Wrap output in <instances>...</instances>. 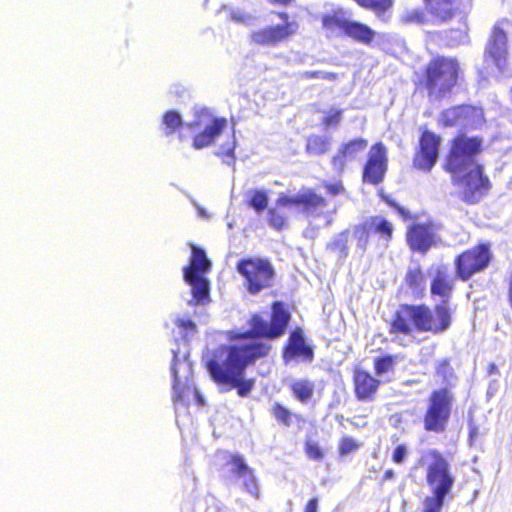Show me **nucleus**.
<instances>
[{
	"instance_id": "10",
	"label": "nucleus",
	"mask_w": 512,
	"mask_h": 512,
	"mask_svg": "<svg viewBox=\"0 0 512 512\" xmlns=\"http://www.w3.org/2000/svg\"><path fill=\"white\" fill-rule=\"evenodd\" d=\"M236 271L243 278V286L252 295L270 289L274 285L276 271L267 258H242L236 264Z\"/></svg>"
},
{
	"instance_id": "42",
	"label": "nucleus",
	"mask_w": 512,
	"mask_h": 512,
	"mask_svg": "<svg viewBox=\"0 0 512 512\" xmlns=\"http://www.w3.org/2000/svg\"><path fill=\"white\" fill-rule=\"evenodd\" d=\"M337 77V73L335 72H323L319 70L304 71L300 74V78L304 80L321 78L324 80L334 81Z\"/></svg>"
},
{
	"instance_id": "2",
	"label": "nucleus",
	"mask_w": 512,
	"mask_h": 512,
	"mask_svg": "<svg viewBox=\"0 0 512 512\" xmlns=\"http://www.w3.org/2000/svg\"><path fill=\"white\" fill-rule=\"evenodd\" d=\"M482 150V137L458 132L450 139L442 163V169L451 175L452 183L461 187L460 198L468 205L479 203L492 188L483 166L475 160Z\"/></svg>"
},
{
	"instance_id": "40",
	"label": "nucleus",
	"mask_w": 512,
	"mask_h": 512,
	"mask_svg": "<svg viewBox=\"0 0 512 512\" xmlns=\"http://www.w3.org/2000/svg\"><path fill=\"white\" fill-rule=\"evenodd\" d=\"M361 444L351 436H342L338 442V454L340 457L355 453Z\"/></svg>"
},
{
	"instance_id": "34",
	"label": "nucleus",
	"mask_w": 512,
	"mask_h": 512,
	"mask_svg": "<svg viewBox=\"0 0 512 512\" xmlns=\"http://www.w3.org/2000/svg\"><path fill=\"white\" fill-rule=\"evenodd\" d=\"M269 197L267 191L263 189H255L249 192L246 204L252 208L257 214H261L267 209Z\"/></svg>"
},
{
	"instance_id": "51",
	"label": "nucleus",
	"mask_w": 512,
	"mask_h": 512,
	"mask_svg": "<svg viewBox=\"0 0 512 512\" xmlns=\"http://www.w3.org/2000/svg\"><path fill=\"white\" fill-rule=\"evenodd\" d=\"M394 477H395L394 471L392 469H388L384 472V474L382 476V481L386 482Z\"/></svg>"
},
{
	"instance_id": "17",
	"label": "nucleus",
	"mask_w": 512,
	"mask_h": 512,
	"mask_svg": "<svg viewBox=\"0 0 512 512\" xmlns=\"http://www.w3.org/2000/svg\"><path fill=\"white\" fill-rule=\"evenodd\" d=\"M388 171V151L381 141L374 143L367 154L362 170V182L370 185L381 184Z\"/></svg>"
},
{
	"instance_id": "12",
	"label": "nucleus",
	"mask_w": 512,
	"mask_h": 512,
	"mask_svg": "<svg viewBox=\"0 0 512 512\" xmlns=\"http://www.w3.org/2000/svg\"><path fill=\"white\" fill-rule=\"evenodd\" d=\"M321 23L325 30L332 32L340 29L346 37L368 47L374 44L378 36V33L368 24L358 20L346 19L341 8L323 14Z\"/></svg>"
},
{
	"instance_id": "36",
	"label": "nucleus",
	"mask_w": 512,
	"mask_h": 512,
	"mask_svg": "<svg viewBox=\"0 0 512 512\" xmlns=\"http://www.w3.org/2000/svg\"><path fill=\"white\" fill-rule=\"evenodd\" d=\"M162 124L164 126V134L171 136L183 126V120L177 111L168 110L162 116Z\"/></svg>"
},
{
	"instance_id": "53",
	"label": "nucleus",
	"mask_w": 512,
	"mask_h": 512,
	"mask_svg": "<svg viewBox=\"0 0 512 512\" xmlns=\"http://www.w3.org/2000/svg\"><path fill=\"white\" fill-rule=\"evenodd\" d=\"M186 139V136L183 134H179V140L184 141Z\"/></svg>"
},
{
	"instance_id": "33",
	"label": "nucleus",
	"mask_w": 512,
	"mask_h": 512,
	"mask_svg": "<svg viewBox=\"0 0 512 512\" xmlns=\"http://www.w3.org/2000/svg\"><path fill=\"white\" fill-rule=\"evenodd\" d=\"M349 235L350 231L348 229L339 232L329 243H327L326 248L337 253L340 258H346L349 252Z\"/></svg>"
},
{
	"instance_id": "18",
	"label": "nucleus",
	"mask_w": 512,
	"mask_h": 512,
	"mask_svg": "<svg viewBox=\"0 0 512 512\" xmlns=\"http://www.w3.org/2000/svg\"><path fill=\"white\" fill-rule=\"evenodd\" d=\"M355 232L359 234L358 241L362 248L366 247L370 236H376L378 244L386 248L392 242L394 225L386 217L374 215L357 225Z\"/></svg>"
},
{
	"instance_id": "32",
	"label": "nucleus",
	"mask_w": 512,
	"mask_h": 512,
	"mask_svg": "<svg viewBox=\"0 0 512 512\" xmlns=\"http://www.w3.org/2000/svg\"><path fill=\"white\" fill-rule=\"evenodd\" d=\"M426 276L420 265L407 270L405 274V284L418 296H423L425 290Z\"/></svg>"
},
{
	"instance_id": "41",
	"label": "nucleus",
	"mask_w": 512,
	"mask_h": 512,
	"mask_svg": "<svg viewBox=\"0 0 512 512\" xmlns=\"http://www.w3.org/2000/svg\"><path fill=\"white\" fill-rule=\"evenodd\" d=\"M304 452L308 459L312 461H322L325 457L324 449L316 442L311 439H307L304 442Z\"/></svg>"
},
{
	"instance_id": "29",
	"label": "nucleus",
	"mask_w": 512,
	"mask_h": 512,
	"mask_svg": "<svg viewBox=\"0 0 512 512\" xmlns=\"http://www.w3.org/2000/svg\"><path fill=\"white\" fill-rule=\"evenodd\" d=\"M434 376L438 382L444 384L442 387H449L451 390H453L454 382L458 379L449 358L440 359L435 363Z\"/></svg>"
},
{
	"instance_id": "44",
	"label": "nucleus",
	"mask_w": 512,
	"mask_h": 512,
	"mask_svg": "<svg viewBox=\"0 0 512 512\" xmlns=\"http://www.w3.org/2000/svg\"><path fill=\"white\" fill-rule=\"evenodd\" d=\"M323 187L326 190V192L331 196H337L344 192V186L341 181L324 182Z\"/></svg>"
},
{
	"instance_id": "31",
	"label": "nucleus",
	"mask_w": 512,
	"mask_h": 512,
	"mask_svg": "<svg viewBox=\"0 0 512 512\" xmlns=\"http://www.w3.org/2000/svg\"><path fill=\"white\" fill-rule=\"evenodd\" d=\"M270 412L276 422L283 427H290L293 420H296L297 422L303 421L301 415L293 413L288 407L280 402L273 403L271 405Z\"/></svg>"
},
{
	"instance_id": "26",
	"label": "nucleus",
	"mask_w": 512,
	"mask_h": 512,
	"mask_svg": "<svg viewBox=\"0 0 512 512\" xmlns=\"http://www.w3.org/2000/svg\"><path fill=\"white\" fill-rule=\"evenodd\" d=\"M229 464L232 465V473L237 478L243 479V486L246 491L256 494L258 486L253 469H251L244 457L240 454H230Z\"/></svg>"
},
{
	"instance_id": "23",
	"label": "nucleus",
	"mask_w": 512,
	"mask_h": 512,
	"mask_svg": "<svg viewBox=\"0 0 512 512\" xmlns=\"http://www.w3.org/2000/svg\"><path fill=\"white\" fill-rule=\"evenodd\" d=\"M485 57L489 58L500 69H503L506 65L507 35L499 26L492 28L485 47Z\"/></svg>"
},
{
	"instance_id": "38",
	"label": "nucleus",
	"mask_w": 512,
	"mask_h": 512,
	"mask_svg": "<svg viewBox=\"0 0 512 512\" xmlns=\"http://www.w3.org/2000/svg\"><path fill=\"white\" fill-rule=\"evenodd\" d=\"M343 118V110L340 108L331 107L327 110L321 119V126L323 129L337 127Z\"/></svg>"
},
{
	"instance_id": "48",
	"label": "nucleus",
	"mask_w": 512,
	"mask_h": 512,
	"mask_svg": "<svg viewBox=\"0 0 512 512\" xmlns=\"http://www.w3.org/2000/svg\"><path fill=\"white\" fill-rule=\"evenodd\" d=\"M202 115H205V116H209V113L206 111V110H201L197 113V119L194 120L193 122H190L187 124V127L190 128V129H194L198 126H200L201 122H200V117Z\"/></svg>"
},
{
	"instance_id": "6",
	"label": "nucleus",
	"mask_w": 512,
	"mask_h": 512,
	"mask_svg": "<svg viewBox=\"0 0 512 512\" xmlns=\"http://www.w3.org/2000/svg\"><path fill=\"white\" fill-rule=\"evenodd\" d=\"M424 8L406 9L399 17L404 26L444 25L464 15L473 0H422Z\"/></svg>"
},
{
	"instance_id": "21",
	"label": "nucleus",
	"mask_w": 512,
	"mask_h": 512,
	"mask_svg": "<svg viewBox=\"0 0 512 512\" xmlns=\"http://www.w3.org/2000/svg\"><path fill=\"white\" fill-rule=\"evenodd\" d=\"M381 380L368 370L356 366L352 371L353 393L359 402H371L376 399Z\"/></svg>"
},
{
	"instance_id": "30",
	"label": "nucleus",
	"mask_w": 512,
	"mask_h": 512,
	"mask_svg": "<svg viewBox=\"0 0 512 512\" xmlns=\"http://www.w3.org/2000/svg\"><path fill=\"white\" fill-rule=\"evenodd\" d=\"M331 149V140L328 136L310 134L306 139L305 152L310 156H322Z\"/></svg>"
},
{
	"instance_id": "45",
	"label": "nucleus",
	"mask_w": 512,
	"mask_h": 512,
	"mask_svg": "<svg viewBox=\"0 0 512 512\" xmlns=\"http://www.w3.org/2000/svg\"><path fill=\"white\" fill-rule=\"evenodd\" d=\"M230 18L236 23H247L250 20V16L248 14L240 11L231 12Z\"/></svg>"
},
{
	"instance_id": "25",
	"label": "nucleus",
	"mask_w": 512,
	"mask_h": 512,
	"mask_svg": "<svg viewBox=\"0 0 512 512\" xmlns=\"http://www.w3.org/2000/svg\"><path fill=\"white\" fill-rule=\"evenodd\" d=\"M171 371L173 375V402L189 405V396L192 395L194 397L195 402L198 405L202 406L204 404V399L200 392L197 390V388L192 384L181 382L175 364L172 365Z\"/></svg>"
},
{
	"instance_id": "1",
	"label": "nucleus",
	"mask_w": 512,
	"mask_h": 512,
	"mask_svg": "<svg viewBox=\"0 0 512 512\" xmlns=\"http://www.w3.org/2000/svg\"><path fill=\"white\" fill-rule=\"evenodd\" d=\"M456 274L446 264L435 267L430 279V296L440 301L432 307L425 303H402L388 321V333L395 338H415L418 334L441 335L454 322L455 306L451 303Z\"/></svg>"
},
{
	"instance_id": "37",
	"label": "nucleus",
	"mask_w": 512,
	"mask_h": 512,
	"mask_svg": "<svg viewBox=\"0 0 512 512\" xmlns=\"http://www.w3.org/2000/svg\"><path fill=\"white\" fill-rule=\"evenodd\" d=\"M236 146L237 142L235 139V134L233 133L232 140L227 144L221 145L215 154L222 160L223 163H226L227 165H234L236 161Z\"/></svg>"
},
{
	"instance_id": "9",
	"label": "nucleus",
	"mask_w": 512,
	"mask_h": 512,
	"mask_svg": "<svg viewBox=\"0 0 512 512\" xmlns=\"http://www.w3.org/2000/svg\"><path fill=\"white\" fill-rule=\"evenodd\" d=\"M290 320L291 313L287 305L282 301H274L271 304L269 321L255 313L249 319V330L235 338L276 339L286 332Z\"/></svg>"
},
{
	"instance_id": "39",
	"label": "nucleus",
	"mask_w": 512,
	"mask_h": 512,
	"mask_svg": "<svg viewBox=\"0 0 512 512\" xmlns=\"http://www.w3.org/2000/svg\"><path fill=\"white\" fill-rule=\"evenodd\" d=\"M378 196L384 201L389 207L394 209L404 221L415 220L416 215H413L408 209L399 205L394 199L386 195L382 190L378 191Z\"/></svg>"
},
{
	"instance_id": "5",
	"label": "nucleus",
	"mask_w": 512,
	"mask_h": 512,
	"mask_svg": "<svg viewBox=\"0 0 512 512\" xmlns=\"http://www.w3.org/2000/svg\"><path fill=\"white\" fill-rule=\"evenodd\" d=\"M328 205V200L323 195L317 193L315 189L303 187L295 195L279 196L275 206L268 209L267 221L271 228L276 231H282L288 227V217L283 208L295 207L298 212L306 216L327 218L326 224L331 225L333 221L332 215L336 212V209L328 212Z\"/></svg>"
},
{
	"instance_id": "11",
	"label": "nucleus",
	"mask_w": 512,
	"mask_h": 512,
	"mask_svg": "<svg viewBox=\"0 0 512 512\" xmlns=\"http://www.w3.org/2000/svg\"><path fill=\"white\" fill-rule=\"evenodd\" d=\"M493 259L492 244L489 241H479L455 256L453 264L456 277L463 282L469 281L476 274L488 269Z\"/></svg>"
},
{
	"instance_id": "22",
	"label": "nucleus",
	"mask_w": 512,
	"mask_h": 512,
	"mask_svg": "<svg viewBox=\"0 0 512 512\" xmlns=\"http://www.w3.org/2000/svg\"><path fill=\"white\" fill-rule=\"evenodd\" d=\"M367 147L368 140L362 137L353 138L342 143L331 158L332 168L336 172L342 173L347 166V162L356 159Z\"/></svg>"
},
{
	"instance_id": "49",
	"label": "nucleus",
	"mask_w": 512,
	"mask_h": 512,
	"mask_svg": "<svg viewBox=\"0 0 512 512\" xmlns=\"http://www.w3.org/2000/svg\"><path fill=\"white\" fill-rule=\"evenodd\" d=\"M507 299L509 306L512 308V271L510 272L508 279H507Z\"/></svg>"
},
{
	"instance_id": "15",
	"label": "nucleus",
	"mask_w": 512,
	"mask_h": 512,
	"mask_svg": "<svg viewBox=\"0 0 512 512\" xmlns=\"http://www.w3.org/2000/svg\"><path fill=\"white\" fill-rule=\"evenodd\" d=\"M442 138L436 132L422 128L418 144L412 158V167L430 173L437 164Z\"/></svg>"
},
{
	"instance_id": "3",
	"label": "nucleus",
	"mask_w": 512,
	"mask_h": 512,
	"mask_svg": "<svg viewBox=\"0 0 512 512\" xmlns=\"http://www.w3.org/2000/svg\"><path fill=\"white\" fill-rule=\"evenodd\" d=\"M270 350L271 345L261 341L222 345L205 366L215 383L236 388L240 397H246L254 387L253 379H243L246 368L266 357Z\"/></svg>"
},
{
	"instance_id": "52",
	"label": "nucleus",
	"mask_w": 512,
	"mask_h": 512,
	"mask_svg": "<svg viewBox=\"0 0 512 512\" xmlns=\"http://www.w3.org/2000/svg\"><path fill=\"white\" fill-rule=\"evenodd\" d=\"M488 372L491 373H497L498 369L497 366L494 363H490L488 366Z\"/></svg>"
},
{
	"instance_id": "47",
	"label": "nucleus",
	"mask_w": 512,
	"mask_h": 512,
	"mask_svg": "<svg viewBox=\"0 0 512 512\" xmlns=\"http://www.w3.org/2000/svg\"><path fill=\"white\" fill-rule=\"evenodd\" d=\"M317 508H318V499L316 497H313L307 501L303 512H317Z\"/></svg>"
},
{
	"instance_id": "4",
	"label": "nucleus",
	"mask_w": 512,
	"mask_h": 512,
	"mask_svg": "<svg viewBox=\"0 0 512 512\" xmlns=\"http://www.w3.org/2000/svg\"><path fill=\"white\" fill-rule=\"evenodd\" d=\"M463 79V68L456 56L434 54L413 79L414 92L430 101L449 98Z\"/></svg>"
},
{
	"instance_id": "50",
	"label": "nucleus",
	"mask_w": 512,
	"mask_h": 512,
	"mask_svg": "<svg viewBox=\"0 0 512 512\" xmlns=\"http://www.w3.org/2000/svg\"><path fill=\"white\" fill-rule=\"evenodd\" d=\"M295 0H268L270 4L279 5V6H290Z\"/></svg>"
},
{
	"instance_id": "13",
	"label": "nucleus",
	"mask_w": 512,
	"mask_h": 512,
	"mask_svg": "<svg viewBox=\"0 0 512 512\" xmlns=\"http://www.w3.org/2000/svg\"><path fill=\"white\" fill-rule=\"evenodd\" d=\"M211 268L203 249L192 246L189 264L184 268L183 276L191 286L192 296L196 303H204L209 299V282L203 276Z\"/></svg>"
},
{
	"instance_id": "19",
	"label": "nucleus",
	"mask_w": 512,
	"mask_h": 512,
	"mask_svg": "<svg viewBox=\"0 0 512 512\" xmlns=\"http://www.w3.org/2000/svg\"><path fill=\"white\" fill-rule=\"evenodd\" d=\"M436 231L437 226L431 220L413 223L407 228L406 242L412 251L425 254L437 243Z\"/></svg>"
},
{
	"instance_id": "8",
	"label": "nucleus",
	"mask_w": 512,
	"mask_h": 512,
	"mask_svg": "<svg viewBox=\"0 0 512 512\" xmlns=\"http://www.w3.org/2000/svg\"><path fill=\"white\" fill-rule=\"evenodd\" d=\"M454 403L455 394L449 387L431 390L422 416L424 431L433 434L445 433L451 420Z\"/></svg>"
},
{
	"instance_id": "27",
	"label": "nucleus",
	"mask_w": 512,
	"mask_h": 512,
	"mask_svg": "<svg viewBox=\"0 0 512 512\" xmlns=\"http://www.w3.org/2000/svg\"><path fill=\"white\" fill-rule=\"evenodd\" d=\"M358 7L372 12L381 23L391 20L395 0H352Z\"/></svg>"
},
{
	"instance_id": "7",
	"label": "nucleus",
	"mask_w": 512,
	"mask_h": 512,
	"mask_svg": "<svg viewBox=\"0 0 512 512\" xmlns=\"http://www.w3.org/2000/svg\"><path fill=\"white\" fill-rule=\"evenodd\" d=\"M427 456L432 460L426 468V482L431 489V496L424 499L423 512H441L455 480L448 461L440 451L431 449Z\"/></svg>"
},
{
	"instance_id": "20",
	"label": "nucleus",
	"mask_w": 512,
	"mask_h": 512,
	"mask_svg": "<svg viewBox=\"0 0 512 512\" xmlns=\"http://www.w3.org/2000/svg\"><path fill=\"white\" fill-rule=\"evenodd\" d=\"M282 357L286 363L291 361L311 363L314 360V347L306 342L301 327H296L291 331L282 348Z\"/></svg>"
},
{
	"instance_id": "24",
	"label": "nucleus",
	"mask_w": 512,
	"mask_h": 512,
	"mask_svg": "<svg viewBox=\"0 0 512 512\" xmlns=\"http://www.w3.org/2000/svg\"><path fill=\"white\" fill-rule=\"evenodd\" d=\"M227 127L225 117H213L203 130L196 133L192 138V147L200 150L212 145Z\"/></svg>"
},
{
	"instance_id": "28",
	"label": "nucleus",
	"mask_w": 512,
	"mask_h": 512,
	"mask_svg": "<svg viewBox=\"0 0 512 512\" xmlns=\"http://www.w3.org/2000/svg\"><path fill=\"white\" fill-rule=\"evenodd\" d=\"M293 398L300 404H308L315 398V383L308 378H300L289 384Z\"/></svg>"
},
{
	"instance_id": "14",
	"label": "nucleus",
	"mask_w": 512,
	"mask_h": 512,
	"mask_svg": "<svg viewBox=\"0 0 512 512\" xmlns=\"http://www.w3.org/2000/svg\"><path fill=\"white\" fill-rule=\"evenodd\" d=\"M437 123L444 129L455 127L477 129L486 123L485 112L480 105L455 104L439 113Z\"/></svg>"
},
{
	"instance_id": "46",
	"label": "nucleus",
	"mask_w": 512,
	"mask_h": 512,
	"mask_svg": "<svg viewBox=\"0 0 512 512\" xmlns=\"http://www.w3.org/2000/svg\"><path fill=\"white\" fill-rule=\"evenodd\" d=\"M176 324L180 328L189 329L191 331H194L196 329V325L190 319H178L176 321Z\"/></svg>"
},
{
	"instance_id": "43",
	"label": "nucleus",
	"mask_w": 512,
	"mask_h": 512,
	"mask_svg": "<svg viewBox=\"0 0 512 512\" xmlns=\"http://www.w3.org/2000/svg\"><path fill=\"white\" fill-rule=\"evenodd\" d=\"M407 454H408V449H407L406 445L400 444L394 449L391 459H392L393 463H395V464H402L404 462Z\"/></svg>"
},
{
	"instance_id": "16",
	"label": "nucleus",
	"mask_w": 512,
	"mask_h": 512,
	"mask_svg": "<svg viewBox=\"0 0 512 512\" xmlns=\"http://www.w3.org/2000/svg\"><path fill=\"white\" fill-rule=\"evenodd\" d=\"M277 16L282 20V23L252 31L249 34L251 43L258 46H277L297 33L299 25L296 21L289 20L288 13L278 12Z\"/></svg>"
},
{
	"instance_id": "35",
	"label": "nucleus",
	"mask_w": 512,
	"mask_h": 512,
	"mask_svg": "<svg viewBox=\"0 0 512 512\" xmlns=\"http://www.w3.org/2000/svg\"><path fill=\"white\" fill-rule=\"evenodd\" d=\"M399 356L396 354H385L378 356L373 361L374 372L376 376L386 373H392L395 369Z\"/></svg>"
}]
</instances>
